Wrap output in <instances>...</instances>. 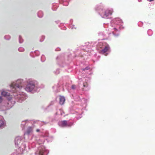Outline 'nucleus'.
<instances>
[{"instance_id": "39448f33", "label": "nucleus", "mask_w": 155, "mask_h": 155, "mask_svg": "<svg viewBox=\"0 0 155 155\" xmlns=\"http://www.w3.org/2000/svg\"><path fill=\"white\" fill-rule=\"evenodd\" d=\"M59 103L60 104L62 105L64 103L65 99L64 97L60 96L59 98Z\"/></svg>"}, {"instance_id": "0eeeda50", "label": "nucleus", "mask_w": 155, "mask_h": 155, "mask_svg": "<svg viewBox=\"0 0 155 155\" xmlns=\"http://www.w3.org/2000/svg\"><path fill=\"white\" fill-rule=\"evenodd\" d=\"M2 95L4 96H6L9 95V93L5 91H3L2 93Z\"/></svg>"}, {"instance_id": "9b49d317", "label": "nucleus", "mask_w": 155, "mask_h": 155, "mask_svg": "<svg viewBox=\"0 0 155 155\" xmlns=\"http://www.w3.org/2000/svg\"><path fill=\"white\" fill-rule=\"evenodd\" d=\"M43 151L42 150H40L39 151V154L40 155H43Z\"/></svg>"}, {"instance_id": "1a4fd4ad", "label": "nucleus", "mask_w": 155, "mask_h": 155, "mask_svg": "<svg viewBox=\"0 0 155 155\" xmlns=\"http://www.w3.org/2000/svg\"><path fill=\"white\" fill-rule=\"evenodd\" d=\"M4 124V122L2 120H0V127H2Z\"/></svg>"}, {"instance_id": "7ed1b4c3", "label": "nucleus", "mask_w": 155, "mask_h": 155, "mask_svg": "<svg viewBox=\"0 0 155 155\" xmlns=\"http://www.w3.org/2000/svg\"><path fill=\"white\" fill-rule=\"evenodd\" d=\"M113 12L110 10H107L101 13L102 17L106 18L112 15Z\"/></svg>"}, {"instance_id": "f03ea898", "label": "nucleus", "mask_w": 155, "mask_h": 155, "mask_svg": "<svg viewBox=\"0 0 155 155\" xmlns=\"http://www.w3.org/2000/svg\"><path fill=\"white\" fill-rule=\"evenodd\" d=\"M35 87V84L32 81L27 82V84L25 88V90L28 92H30L32 91Z\"/></svg>"}, {"instance_id": "423d86ee", "label": "nucleus", "mask_w": 155, "mask_h": 155, "mask_svg": "<svg viewBox=\"0 0 155 155\" xmlns=\"http://www.w3.org/2000/svg\"><path fill=\"white\" fill-rule=\"evenodd\" d=\"M109 47L108 46H106L105 48L101 51V52L103 53L107 52L109 49Z\"/></svg>"}, {"instance_id": "f8f14e48", "label": "nucleus", "mask_w": 155, "mask_h": 155, "mask_svg": "<svg viewBox=\"0 0 155 155\" xmlns=\"http://www.w3.org/2000/svg\"><path fill=\"white\" fill-rule=\"evenodd\" d=\"M89 69V68L88 67H87L86 68H85L83 69L82 70L85 71V70H88Z\"/></svg>"}, {"instance_id": "6e6552de", "label": "nucleus", "mask_w": 155, "mask_h": 155, "mask_svg": "<svg viewBox=\"0 0 155 155\" xmlns=\"http://www.w3.org/2000/svg\"><path fill=\"white\" fill-rule=\"evenodd\" d=\"M88 84L87 82H84L83 83V87H87L88 86Z\"/></svg>"}, {"instance_id": "ddd939ff", "label": "nucleus", "mask_w": 155, "mask_h": 155, "mask_svg": "<svg viewBox=\"0 0 155 155\" xmlns=\"http://www.w3.org/2000/svg\"><path fill=\"white\" fill-rule=\"evenodd\" d=\"M2 97H0V103L2 101Z\"/></svg>"}, {"instance_id": "f257e3e1", "label": "nucleus", "mask_w": 155, "mask_h": 155, "mask_svg": "<svg viewBox=\"0 0 155 155\" xmlns=\"http://www.w3.org/2000/svg\"><path fill=\"white\" fill-rule=\"evenodd\" d=\"M21 83V80H18L16 82H13L11 84L10 87L13 92H16L17 89H20L22 87Z\"/></svg>"}, {"instance_id": "20e7f679", "label": "nucleus", "mask_w": 155, "mask_h": 155, "mask_svg": "<svg viewBox=\"0 0 155 155\" xmlns=\"http://www.w3.org/2000/svg\"><path fill=\"white\" fill-rule=\"evenodd\" d=\"M59 124L62 127L70 126L71 125L66 120H63L60 122Z\"/></svg>"}, {"instance_id": "9d476101", "label": "nucleus", "mask_w": 155, "mask_h": 155, "mask_svg": "<svg viewBox=\"0 0 155 155\" xmlns=\"http://www.w3.org/2000/svg\"><path fill=\"white\" fill-rule=\"evenodd\" d=\"M76 86L74 85H73L71 86V88L73 90H74L76 88Z\"/></svg>"}, {"instance_id": "dca6fc26", "label": "nucleus", "mask_w": 155, "mask_h": 155, "mask_svg": "<svg viewBox=\"0 0 155 155\" xmlns=\"http://www.w3.org/2000/svg\"><path fill=\"white\" fill-rule=\"evenodd\" d=\"M153 0H149V2H152V1H153Z\"/></svg>"}, {"instance_id": "4468645a", "label": "nucleus", "mask_w": 155, "mask_h": 155, "mask_svg": "<svg viewBox=\"0 0 155 155\" xmlns=\"http://www.w3.org/2000/svg\"><path fill=\"white\" fill-rule=\"evenodd\" d=\"M30 131H31V130H30V131L28 130L27 131V133L28 134H29L30 133Z\"/></svg>"}, {"instance_id": "2eb2a0df", "label": "nucleus", "mask_w": 155, "mask_h": 155, "mask_svg": "<svg viewBox=\"0 0 155 155\" xmlns=\"http://www.w3.org/2000/svg\"><path fill=\"white\" fill-rule=\"evenodd\" d=\"M39 131H40V130L39 129H38L36 130V131L37 132H38Z\"/></svg>"}]
</instances>
